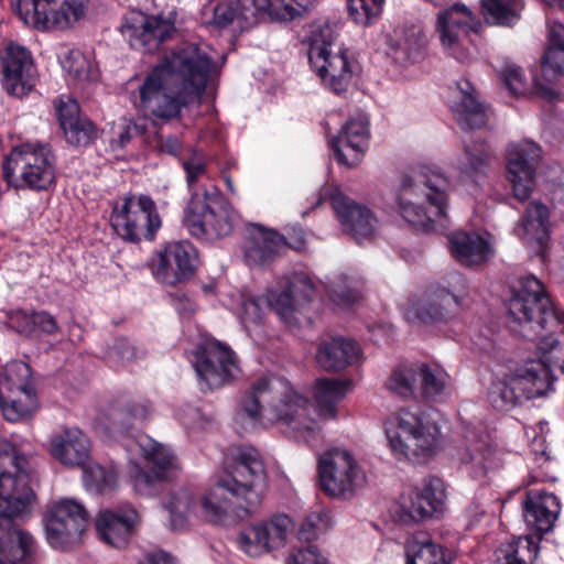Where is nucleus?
<instances>
[{"label": "nucleus", "mask_w": 564, "mask_h": 564, "mask_svg": "<svg viewBox=\"0 0 564 564\" xmlns=\"http://www.w3.org/2000/svg\"><path fill=\"white\" fill-rule=\"evenodd\" d=\"M349 384V381L338 379L317 380L314 395L322 416L335 417L337 403L345 397Z\"/></svg>", "instance_id": "42"}, {"label": "nucleus", "mask_w": 564, "mask_h": 564, "mask_svg": "<svg viewBox=\"0 0 564 564\" xmlns=\"http://www.w3.org/2000/svg\"><path fill=\"white\" fill-rule=\"evenodd\" d=\"M182 166L186 173V183L192 194L206 187L195 188L196 183L207 175L206 159L203 152L192 149L191 155L182 160Z\"/></svg>", "instance_id": "59"}, {"label": "nucleus", "mask_w": 564, "mask_h": 564, "mask_svg": "<svg viewBox=\"0 0 564 564\" xmlns=\"http://www.w3.org/2000/svg\"><path fill=\"white\" fill-rule=\"evenodd\" d=\"M522 518L527 528L541 540L542 535L553 530L561 512L558 498L545 490H531L521 502Z\"/></svg>", "instance_id": "27"}, {"label": "nucleus", "mask_w": 564, "mask_h": 564, "mask_svg": "<svg viewBox=\"0 0 564 564\" xmlns=\"http://www.w3.org/2000/svg\"><path fill=\"white\" fill-rule=\"evenodd\" d=\"M4 534L0 536V564H31L35 553L33 536L18 528L12 517L10 528H0Z\"/></svg>", "instance_id": "38"}, {"label": "nucleus", "mask_w": 564, "mask_h": 564, "mask_svg": "<svg viewBox=\"0 0 564 564\" xmlns=\"http://www.w3.org/2000/svg\"><path fill=\"white\" fill-rule=\"evenodd\" d=\"M540 541L531 534L512 539L501 544L498 558L503 561L502 564H534Z\"/></svg>", "instance_id": "43"}, {"label": "nucleus", "mask_w": 564, "mask_h": 564, "mask_svg": "<svg viewBox=\"0 0 564 564\" xmlns=\"http://www.w3.org/2000/svg\"><path fill=\"white\" fill-rule=\"evenodd\" d=\"M449 182L438 170L423 167L401 183L399 208L405 221L424 230L445 228Z\"/></svg>", "instance_id": "4"}, {"label": "nucleus", "mask_w": 564, "mask_h": 564, "mask_svg": "<svg viewBox=\"0 0 564 564\" xmlns=\"http://www.w3.org/2000/svg\"><path fill=\"white\" fill-rule=\"evenodd\" d=\"M419 498L415 496L413 489L403 494L400 498V518L403 522H419L425 518L432 517V508L429 503H419Z\"/></svg>", "instance_id": "56"}, {"label": "nucleus", "mask_w": 564, "mask_h": 564, "mask_svg": "<svg viewBox=\"0 0 564 564\" xmlns=\"http://www.w3.org/2000/svg\"><path fill=\"white\" fill-rule=\"evenodd\" d=\"M452 110L459 127L464 130L479 129L486 123V110L477 100L476 90L468 80L456 84Z\"/></svg>", "instance_id": "36"}, {"label": "nucleus", "mask_w": 564, "mask_h": 564, "mask_svg": "<svg viewBox=\"0 0 564 564\" xmlns=\"http://www.w3.org/2000/svg\"><path fill=\"white\" fill-rule=\"evenodd\" d=\"M110 223L116 234L130 242L153 239L162 224L154 200L147 195L123 197L121 205L113 207Z\"/></svg>", "instance_id": "13"}, {"label": "nucleus", "mask_w": 564, "mask_h": 564, "mask_svg": "<svg viewBox=\"0 0 564 564\" xmlns=\"http://www.w3.org/2000/svg\"><path fill=\"white\" fill-rule=\"evenodd\" d=\"M286 564H327L326 558L314 545L293 550L286 558Z\"/></svg>", "instance_id": "64"}, {"label": "nucleus", "mask_w": 564, "mask_h": 564, "mask_svg": "<svg viewBox=\"0 0 564 564\" xmlns=\"http://www.w3.org/2000/svg\"><path fill=\"white\" fill-rule=\"evenodd\" d=\"M131 47L153 52L175 32L174 20L132 11L124 15L120 26Z\"/></svg>", "instance_id": "22"}, {"label": "nucleus", "mask_w": 564, "mask_h": 564, "mask_svg": "<svg viewBox=\"0 0 564 564\" xmlns=\"http://www.w3.org/2000/svg\"><path fill=\"white\" fill-rule=\"evenodd\" d=\"M138 443L142 456L151 467L145 470L137 465L133 466L131 481L139 495L152 496L158 492L160 484L171 478L177 470V458L166 446L148 436L141 437Z\"/></svg>", "instance_id": "17"}, {"label": "nucleus", "mask_w": 564, "mask_h": 564, "mask_svg": "<svg viewBox=\"0 0 564 564\" xmlns=\"http://www.w3.org/2000/svg\"><path fill=\"white\" fill-rule=\"evenodd\" d=\"M194 497L188 489H182L174 494L165 506L170 513V524L173 530L185 527L187 513L193 509Z\"/></svg>", "instance_id": "51"}, {"label": "nucleus", "mask_w": 564, "mask_h": 564, "mask_svg": "<svg viewBox=\"0 0 564 564\" xmlns=\"http://www.w3.org/2000/svg\"><path fill=\"white\" fill-rule=\"evenodd\" d=\"M2 174L14 188L45 189L55 178L54 155L47 145L15 147L2 163Z\"/></svg>", "instance_id": "10"}, {"label": "nucleus", "mask_w": 564, "mask_h": 564, "mask_svg": "<svg viewBox=\"0 0 564 564\" xmlns=\"http://www.w3.org/2000/svg\"><path fill=\"white\" fill-rule=\"evenodd\" d=\"M56 112L63 131L69 128V124L74 123V121H78L84 118V116L80 115L77 101L70 97H68L66 101L63 99L58 101L56 105Z\"/></svg>", "instance_id": "63"}, {"label": "nucleus", "mask_w": 564, "mask_h": 564, "mask_svg": "<svg viewBox=\"0 0 564 564\" xmlns=\"http://www.w3.org/2000/svg\"><path fill=\"white\" fill-rule=\"evenodd\" d=\"M406 564H449L452 553L427 538L415 535L405 543Z\"/></svg>", "instance_id": "41"}, {"label": "nucleus", "mask_w": 564, "mask_h": 564, "mask_svg": "<svg viewBox=\"0 0 564 564\" xmlns=\"http://www.w3.org/2000/svg\"><path fill=\"white\" fill-rule=\"evenodd\" d=\"M147 356V350L127 338L120 337L107 347L105 351L106 361L113 368H123Z\"/></svg>", "instance_id": "48"}, {"label": "nucleus", "mask_w": 564, "mask_h": 564, "mask_svg": "<svg viewBox=\"0 0 564 564\" xmlns=\"http://www.w3.org/2000/svg\"><path fill=\"white\" fill-rule=\"evenodd\" d=\"M31 480L28 457L11 444L0 449V528H10L12 517L29 510L35 499Z\"/></svg>", "instance_id": "6"}, {"label": "nucleus", "mask_w": 564, "mask_h": 564, "mask_svg": "<svg viewBox=\"0 0 564 564\" xmlns=\"http://www.w3.org/2000/svg\"><path fill=\"white\" fill-rule=\"evenodd\" d=\"M384 0H347L348 11L354 21L368 25L381 11Z\"/></svg>", "instance_id": "55"}, {"label": "nucleus", "mask_w": 564, "mask_h": 564, "mask_svg": "<svg viewBox=\"0 0 564 564\" xmlns=\"http://www.w3.org/2000/svg\"><path fill=\"white\" fill-rule=\"evenodd\" d=\"M458 304L453 293L438 288L427 291L419 300L409 301L403 308V314L411 323H443L454 316Z\"/></svg>", "instance_id": "25"}, {"label": "nucleus", "mask_w": 564, "mask_h": 564, "mask_svg": "<svg viewBox=\"0 0 564 564\" xmlns=\"http://www.w3.org/2000/svg\"><path fill=\"white\" fill-rule=\"evenodd\" d=\"M368 139L367 117L350 118L332 140V148L337 162L348 167L357 165L364 156Z\"/></svg>", "instance_id": "29"}, {"label": "nucleus", "mask_w": 564, "mask_h": 564, "mask_svg": "<svg viewBox=\"0 0 564 564\" xmlns=\"http://www.w3.org/2000/svg\"><path fill=\"white\" fill-rule=\"evenodd\" d=\"M86 9L87 0H21L17 8L25 24L43 31L69 29Z\"/></svg>", "instance_id": "15"}, {"label": "nucleus", "mask_w": 564, "mask_h": 564, "mask_svg": "<svg viewBox=\"0 0 564 564\" xmlns=\"http://www.w3.org/2000/svg\"><path fill=\"white\" fill-rule=\"evenodd\" d=\"M84 482L88 490L102 494L115 487L117 474L112 468L102 467L99 464H85Z\"/></svg>", "instance_id": "50"}, {"label": "nucleus", "mask_w": 564, "mask_h": 564, "mask_svg": "<svg viewBox=\"0 0 564 564\" xmlns=\"http://www.w3.org/2000/svg\"><path fill=\"white\" fill-rule=\"evenodd\" d=\"M87 522L88 512L83 505L74 499H63L46 518V539L53 547L65 549L79 540Z\"/></svg>", "instance_id": "21"}, {"label": "nucleus", "mask_w": 564, "mask_h": 564, "mask_svg": "<svg viewBox=\"0 0 564 564\" xmlns=\"http://www.w3.org/2000/svg\"><path fill=\"white\" fill-rule=\"evenodd\" d=\"M542 77L547 83H554L564 74V47L547 46L541 58Z\"/></svg>", "instance_id": "53"}, {"label": "nucleus", "mask_w": 564, "mask_h": 564, "mask_svg": "<svg viewBox=\"0 0 564 564\" xmlns=\"http://www.w3.org/2000/svg\"><path fill=\"white\" fill-rule=\"evenodd\" d=\"M384 386L389 392L399 398H415L417 392V364L397 367L391 371Z\"/></svg>", "instance_id": "46"}, {"label": "nucleus", "mask_w": 564, "mask_h": 564, "mask_svg": "<svg viewBox=\"0 0 564 564\" xmlns=\"http://www.w3.org/2000/svg\"><path fill=\"white\" fill-rule=\"evenodd\" d=\"M307 57L311 67L323 84L335 94L345 93L351 82L352 69L341 50L334 52V32L325 24L312 30Z\"/></svg>", "instance_id": "11"}, {"label": "nucleus", "mask_w": 564, "mask_h": 564, "mask_svg": "<svg viewBox=\"0 0 564 564\" xmlns=\"http://www.w3.org/2000/svg\"><path fill=\"white\" fill-rule=\"evenodd\" d=\"M360 352V347L355 340L341 337L330 338L319 344L316 362L326 371H340L356 364Z\"/></svg>", "instance_id": "37"}, {"label": "nucleus", "mask_w": 564, "mask_h": 564, "mask_svg": "<svg viewBox=\"0 0 564 564\" xmlns=\"http://www.w3.org/2000/svg\"><path fill=\"white\" fill-rule=\"evenodd\" d=\"M314 295L311 279L296 273L283 280L280 285L268 292L265 302L286 324L295 322L294 314Z\"/></svg>", "instance_id": "24"}, {"label": "nucleus", "mask_w": 564, "mask_h": 564, "mask_svg": "<svg viewBox=\"0 0 564 564\" xmlns=\"http://www.w3.org/2000/svg\"><path fill=\"white\" fill-rule=\"evenodd\" d=\"M329 299L338 307L346 308L356 303L360 299V294L357 290L349 288L345 279H340L330 289Z\"/></svg>", "instance_id": "61"}, {"label": "nucleus", "mask_w": 564, "mask_h": 564, "mask_svg": "<svg viewBox=\"0 0 564 564\" xmlns=\"http://www.w3.org/2000/svg\"><path fill=\"white\" fill-rule=\"evenodd\" d=\"M151 413L145 400L120 397L100 413L99 423L111 435H121L142 424Z\"/></svg>", "instance_id": "28"}, {"label": "nucleus", "mask_w": 564, "mask_h": 564, "mask_svg": "<svg viewBox=\"0 0 564 564\" xmlns=\"http://www.w3.org/2000/svg\"><path fill=\"white\" fill-rule=\"evenodd\" d=\"M480 26L479 19L462 3L440 10L436 15L435 30L440 43L443 50L458 61L467 56L465 45L470 32H478Z\"/></svg>", "instance_id": "18"}, {"label": "nucleus", "mask_w": 564, "mask_h": 564, "mask_svg": "<svg viewBox=\"0 0 564 564\" xmlns=\"http://www.w3.org/2000/svg\"><path fill=\"white\" fill-rule=\"evenodd\" d=\"M267 0H237L234 4L237 23L241 30L257 24L259 15L265 11Z\"/></svg>", "instance_id": "58"}, {"label": "nucleus", "mask_w": 564, "mask_h": 564, "mask_svg": "<svg viewBox=\"0 0 564 564\" xmlns=\"http://www.w3.org/2000/svg\"><path fill=\"white\" fill-rule=\"evenodd\" d=\"M326 514L323 512H313L308 514L303 521L300 530V540L310 542L317 538L318 533L326 530Z\"/></svg>", "instance_id": "62"}, {"label": "nucleus", "mask_w": 564, "mask_h": 564, "mask_svg": "<svg viewBox=\"0 0 564 564\" xmlns=\"http://www.w3.org/2000/svg\"><path fill=\"white\" fill-rule=\"evenodd\" d=\"M194 272L192 246L188 242L169 245L160 254L156 278L169 285L187 280Z\"/></svg>", "instance_id": "33"}, {"label": "nucleus", "mask_w": 564, "mask_h": 564, "mask_svg": "<svg viewBox=\"0 0 564 564\" xmlns=\"http://www.w3.org/2000/svg\"><path fill=\"white\" fill-rule=\"evenodd\" d=\"M549 366L542 360H531L523 369L491 382L487 400L497 411H509L523 400L543 395L552 386Z\"/></svg>", "instance_id": "9"}, {"label": "nucleus", "mask_w": 564, "mask_h": 564, "mask_svg": "<svg viewBox=\"0 0 564 564\" xmlns=\"http://www.w3.org/2000/svg\"><path fill=\"white\" fill-rule=\"evenodd\" d=\"M139 520V513L133 508L106 509L100 511L96 520V529L104 542L120 549L130 541Z\"/></svg>", "instance_id": "32"}, {"label": "nucleus", "mask_w": 564, "mask_h": 564, "mask_svg": "<svg viewBox=\"0 0 564 564\" xmlns=\"http://www.w3.org/2000/svg\"><path fill=\"white\" fill-rule=\"evenodd\" d=\"M310 401L281 380L261 378L246 391L236 413L240 423L254 425L261 419L289 426L296 437L314 427Z\"/></svg>", "instance_id": "3"}, {"label": "nucleus", "mask_w": 564, "mask_h": 564, "mask_svg": "<svg viewBox=\"0 0 564 564\" xmlns=\"http://www.w3.org/2000/svg\"><path fill=\"white\" fill-rule=\"evenodd\" d=\"M464 438L465 444L459 449V459L471 466L475 477L484 476L489 469L496 467L494 452L487 435L477 433L475 429H467Z\"/></svg>", "instance_id": "40"}, {"label": "nucleus", "mask_w": 564, "mask_h": 564, "mask_svg": "<svg viewBox=\"0 0 564 564\" xmlns=\"http://www.w3.org/2000/svg\"><path fill=\"white\" fill-rule=\"evenodd\" d=\"M510 327L528 339L542 338L544 330L554 332L560 321L544 292L543 284L533 275L522 276L508 301Z\"/></svg>", "instance_id": "5"}, {"label": "nucleus", "mask_w": 564, "mask_h": 564, "mask_svg": "<svg viewBox=\"0 0 564 564\" xmlns=\"http://www.w3.org/2000/svg\"><path fill=\"white\" fill-rule=\"evenodd\" d=\"M447 376L426 364H417V392L426 401H436L445 392Z\"/></svg>", "instance_id": "47"}, {"label": "nucleus", "mask_w": 564, "mask_h": 564, "mask_svg": "<svg viewBox=\"0 0 564 564\" xmlns=\"http://www.w3.org/2000/svg\"><path fill=\"white\" fill-rule=\"evenodd\" d=\"M492 159V153L484 144L466 145L456 167L463 175L476 180L487 174Z\"/></svg>", "instance_id": "44"}, {"label": "nucleus", "mask_w": 564, "mask_h": 564, "mask_svg": "<svg viewBox=\"0 0 564 564\" xmlns=\"http://www.w3.org/2000/svg\"><path fill=\"white\" fill-rule=\"evenodd\" d=\"M2 85L12 96L23 97L35 86L36 69L31 54L22 46L10 44L2 57Z\"/></svg>", "instance_id": "26"}, {"label": "nucleus", "mask_w": 564, "mask_h": 564, "mask_svg": "<svg viewBox=\"0 0 564 564\" xmlns=\"http://www.w3.org/2000/svg\"><path fill=\"white\" fill-rule=\"evenodd\" d=\"M427 44L422 25L397 29L388 39V54L399 64L414 63L423 56Z\"/></svg>", "instance_id": "35"}, {"label": "nucleus", "mask_w": 564, "mask_h": 564, "mask_svg": "<svg viewBox=\"0 0 564 564\" xmlns=\"http://www.w3.org/2000/svg\"><path fill=\"white\" fill-rule=\"evenodd\" d=\"M235 220V210L213 184L193 193L184 216L187 230L199 239L228 236L232 231Z\"/></svg>", "instance_id": "8"}, {"label": "nucleus", "mask_w": 564, "mask_h": 564, "mask_svg": "<svg viewBox=\"0 0 564 564\" xmlns=\"http://www.w3.org/2000/svg\"><path fill=\"white\" fill-rule=\"evenodd\" d=\"M210 68L212 59L200 45L176 47L145 75L139 86L138 109L154 123L180 119L184 108L199 101Z\"/></svg>", "instance_id": "1"}, {"label": "nucleus", "mask_w": 564, "mask_h": 564, "mask_svg": "<svg viewBox=\"0 0 564 564\" xmlns=\"http://www.w3.org/2000/svg\"><path fill=\"white\" fill-rule=\"evenodd\" d=\"M325 200H329L344 230L358 243L370 241L375 237L378 219L368 207L355 203L335 185L321 188L315 207L321 206Z\"/></svg>", "instance_id": "16"}, {"label": "nucleus", "mask_w": 564, "mask_h": 564, "mask_svg": "<svg viewBox=\"0 0 564 564\" xmlns=\"http://www.w3.org/2000/svg\"><path fill=\"white\" fill-rule=\"evenodd\" d=\"M90 441L77 427H65L50 438L48 452L66 467H84L90 458Z\"/></svg>", "instance_id": "30"}, {"label": "nucleus", "mask_w": 564, "mask_h": 564, "mask_svg": "<svg viewBox=\"0 0 564 564\" xmlns=\"http://www.w3.org/2000/svg\"><path fill=\"white\" fill-rule=\"evenodd\" d=\"M291 527L288 516H275L270 521L243 528L237 536L238 546L248 556H261L283 546Z\"/></svg>", "instance_id": "23"}, {"label": "nucleus", "mask_w": 564, "mask_h": 564, "mask_svg": "<svg viewBox=\"0 0 564 564\" xmlns=\"http://www.w3.org/2000/svg\"><path fill=\"white\" fill-rule=\"evenodd\" d=\"M63 67L75 79L88 80L90 78V63L78 50H73L65 56Z\"/></svg>", "instance_id": "60"}, {"label": "nucleus", "mask_w": 564, "mask_h": 564, "mask_svg": "<svg viewBox=\"0 0 564 564\" xmlns=\"http://www.w3.org/2000/svg\"><path fill=\"white\" fill-rule=\"evenodd\" d=\"M67 143L74 147H87L96 138L97 130L95 124L86 117L69 124V128L63 131Z\"/></svg>", "instance_id": "57"}, {"label": "nucleus", "mask_w": 564, "mask_h": 564, "mask_svg": "<svg viewBox=\"0 0 564 564\" xmlns=\"http://www.w3.org/2000/svg\"><path fill=\"white\" fill-rule=\"evenodd\" d=\"M415 496L419 498V503L424 507V505L429 503L432 508V516L438 511H441L444 499L445 491L443 487V481L440 478L432 477L425 481L422 489H413Z\"/></svg>", "instance_id": "54"}, {"label": "nucleus", "mask_w": 564, "mask_h": 564, "mask_svg": "<svg viewBox=\"0 0 564 564\" xmlns=\"http://www.w3.org/2000/svg\"><path fill=\"white\" fill-rule=\"evenodd\" d=\"M452 256L462 264H480L492 254L490 242L477 232L456 231L449 238Z\"/></svg>", "instance_id": "39"}, {"label": "nucleus", "mask_w": 564, "mask_h": 564, "mask_svg": "<svg viewBox=\"0 0 564 564\" xmlns=\"http://www.w3.org/2000/svg\"><path fill=\"white\" fill-rule=\"evenodd\" d=\"M193 366L209 389L221 388L239 371L236 354L229 346L215 339H207L196 348Z\"/></svg>", "instance_id": "19"}, {"label": "nucleus", "mask_w": 564, "mask_h": 564, "mask_svg": "<svg viewBox=\"0 0 564 564\" xmlns=\"http://www.w3.org/2000/svg\"><path fill=\"white\" fill-rule=\"evenodd\" d=\"M485 18L492 24H516L523 9L522 0H481Z\"/></svg>", "instance_id": "45"}, {"label": "nucleus", "mask_w": 564, "mask_h": 564, "mask_svg": "<svg viewBox=\"0 0 564 564\" xmlns=\"http://www.w3.org/2000/svg\"><path fill=\"white\" fill-rule=\"evenodd\" d=\"M541 158L542 150L533 141L521 140L508 144L506 151L507 174L517 199L524 200L530 196Z\"/></svg>", "instance_id": "20"}, {"label": "nucleus", "mask_w": 564, "mask_h": 564, "mask_svg": "<svg viewBox=\"0 0 564 564\" xmlns=\"http://www.w3.org/2000/svg\"><path fill=\"white\" fill-rule=\"evenodd\" d=\"M318 477L326 494L344 499L352 497L367 480L364 468L354 455L340 448L328 451L321 456Z\"/></svg>", "instance_id": "14"}, {"label": "nucleus", "mask_w": 564, "mask_h": 564, "mask_svg": "<svg viewBox=\"0 0 564 564\" xmlns=\"http://www.w3.org/2000/svg\"><path fill=\"white\" fill-rule=\"evenodd\" d=\"M280 234L260 225L252 226L245 239L243 259L249 267H264L281 256Z\"/></svg>", "instance_id": "34"}, {"label": "nucleus", "mask_w": 564, "mask_h": 564, "mask_svg": "<svg viewBox=\"0 0 564 564\" xmlns=\"http://www.w3.org/2000/svg\"><path fill=\"white\" fill-rule=\"evenodd\" d=\"M267 471L252 446L232 451L225 475L202 499L204 516L216 524H232L251 516L262 502Z\"/></svg>", "instance_id": "2"}, {"label": "nucleus", "mask_w": 564, "mask_h": 564, "mask_svg": "<svg viewBox=\"0 0 564 564\" xmlns=\"http://www.w3.org/2000/svg\"><path fill=\"white\" fill-rule=\"evenodd\" d=\"M39 408L37 395L28 364L12 361L0 376V410L9 422L31 417Z\"/></svg>", "instance_id": "12"}, {"label": "nucleus", "mask_w": 564, "mask_h": 564, "mask_svg": "<svg viewBox=\"0 0 564 564\" xmlns=\"http://www.w3.org/2000/svg\"><path fill=\"white\" fill-rule=\"evenodd\" d=\"M10 323L12 327H15L21 334H29L34 326L47 334H53L57 330L55 318L46 312H39L32 316L24 313H17L10 318Z\"/></svg>", "instance_id": "52"}, {"label": "nucleus", "mask_w": 564, "mask_h": 564, "mask_svg": "<svg viewBox=\"0 0 564 564\" xmlns=\"http://www.w3.org/2000/svg\"><path fill=\"white\" fill-rule=\"evenodd\" d=\"M315 0H267L265 11L272 20L290 22L311 11Z\"/></svg>", "instance_id": "49"}, {"label": "nucleus", "mask_w": 564, "mask_h": 564, "mask_svg": "<svg viewBox=\"0 0 564 564\" xmlns=\"http://www.w3.org/2000/svg\"><path fill=\"white\" fill-rule=\"evenodd\" d=\"M550 213L540 202H531L516 227V232L525 243L532 246L535 253L545 259L550 240Z\"/></svg>", "instance_id": "31"}, {"label": "nucleus", "mask_w": 564, "mask_h": 564, "mask_svg": "<svg viewBox=\"0 0 564 564\" xmlns=\"http://www.w3.org/2000/svg\"><path fill=\"white\" fill-rule=\"evenodd\" d=\"M386 434L393 454L400 459L427 457L441 446L438 426L409 409H401L389 416Z\"/></svg>", "instance_id": "7"}]
</instances>
